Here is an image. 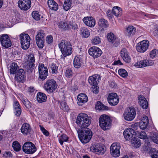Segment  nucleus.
Segmentation results:
<instances>
[{"mask_svg":"<svg viewBox=\"0 0 158 158\" xmlns=\"http://www.w3.org/2000/svg\"><path fill=\"white\" fill-rule=\"evenodd\" d=\"M91 118L84 113L79 114L77 118L76 123L82 130L78 131V138L83 143L89 142L92 136V132L90 129L87 128L91 124Z\"/></svg>","mask_w":158,"mask_h":158,"instance_id":"nucleus-1","label":"nucleus"},{"mask_svg":"<svg viewBox=\"0 0 158 158\" xmlns=\"http://www.w3.org/2000/svg\"><path fill=\"white\" fill-rule=\"evenodd\" d=\"M112 120L110 117L107 115H101L99 118L100 127L104 131L109 130L111 125Z\"/></svg>","mask_w":158,"mask_h":158,"instance_id":"nucleus-2","label":"nucleus"},{"mask_svg":"<svg viewBox=\"0 0 158 158\" xmlns=\"http://www.w3.org/2000/svg\"><path fill=\"white\" fill-rule=\"evenodd\" d=\"M58 46L64 57H65L72 54L73 48L69 42L62 40Z\"/></svg>","mask_w":158,"mask_h":158,"instance_id":"nucleus-3","label":"nucleus"},{"mask_svg":"<svg viewBox=\"0 0 158 158\" xmlns=\"http://www.w3.org/2000/svg\"><path fill=\"white\" fill-rule=\"evenodd\" d=\"M57 86L56 82L54 79H48L44 83V88L48 93L51 94L55 91Z\"/></svg>","mask_w":158,"mask_h":158,"instance_id":"nucleus-4","label":"nucleus"},{"mask_svg":"<svg viewBox=\"0 0 158 158\" xmlns=\"http://www.w3.org/2000/svg\"><path fill=\"white\" fill-rule=\"evenodd\" d=\"M23 151L25 153L32 154L37 150V148L35 144L30 141L25 142L22 146Z\"/></svg>","mask_w":158,"mask_h":158,"instance_id":"nucleus-5","label":"nucleus"},{"mask_svg":"<svg viewBox=\"0 0 158 158\" xmlns=\"http://www.w3.org/2000/svg\"><path fill=\"white\" fill-rule=\"evenodd\" d=\"M21 47L23 49L27 50L30 46V37L27 34L22 33L20 35Z\"/></svg>","mask_w":158,"mask_h":158,"instance_id":"nucleus-6","label":"nucleus"},{"mask_svg":"<svg viewBox=\"0 0 158 158\" xmlns=\"http://www.w3.org/2000/svg\"><path fill=\"white\" fill-rule=\"evenodd\" d=\"M136 110L132 107H130L129 109L125 110L123 113L124 119L127 121H131L134 119L135 116Z\"/></svg>","mask_w":158,"mask_h":158,"instance_id":"nucleus-7","label":"nucleus"},{"mask_svg":"<svg viewBox=\"0 0 158 158\" xmlns=\"http://www.w3.org/2000/svg\"><path fill=\"white\" fill-rule=\"evenodd\" d=\"M45 34L44 31L40 30L36 35L35 39L36 44L40 48H42L44 46Z\"/></svg>","mask_w":158,"mask_h":158,"instance_id":"nucleus-8","label":"nucleus"},{"mask_svg":"<svg viewBox=\"0 0 158 158\" xmlns=\"http://www.w3.org/2000/svg\"><path fill=\"white\" fill-rule=\"evenodd\" d=\"M149 45V41L146 40H143L137 44L136 48L138 52L143 53L147 50Z\"/></svg>","mask_w":158,"mask_h":158,"instance_id":"nucleus-9","label":"nucleus"},{"mask_svg":"<svg viewBox=\"0 0 158 158\" xmlns=\"http://www.w3.org/2000/svg\"><path fill=\"white\" fill-rule=\"evenodd\" d=\"M39 78L42 81L44 80L48 75V69L47 67H45L44 64H39L38 65Z\"/></svg>","mask_w":158,"mask_h":158,"instance_id":"nucleus-10","label":"nucleus"},{"mask_svg":"<svg viewBox=\"0 0 158 158\" xmlns=\"http://www.w3.org/2000/svg\"><path fill=\"white\" fill-rule=\"evenodd\" d=\"M121 146L118 143H113L110 147V152L111 155L114 157H117L120 155V149Z\"/></svg>","mask_w":158,"mask_h":158,"instance_id":"nucleus-11","label":"nucleus"},{"mask_svg":"<svg viewBox=\"0 0 158 158\" xmlns=\"http://www.w3.org/2000/svg\"><path fill=\"white\" fill-rule=\"evenodd\" d=\"M0 42L2 46L7 48L11 47V42L8 35L6 34H3L0 35Z\"/></svg>","mask_w":158,"mask_h":158,"instance_id":"nucleus-12","label":"nucleus"},{"mask_svg":"<svg viewBox=\"0 0 158 158\" xmlns=\"http://www.w3.org/2000/svg\"><path fill=\"white\" fill-rule=\"evenodd\" d=\"M90 150L98 155H102L106 152L105 147L101 144L97 143L92 145L90 147Z\"/></svg>","mask_w":158,"mask_h":158,"instance_id":"nucleus-13","label":"nucleus"},{"mask_svg":"<svg viewBox=\"0 0 158 158\" xmlns=\"http://www.w3.org/2000/svg\"><path fill=\"white\" fill-rule=\"evenodd\" d=\"M26 73L25 70L23 69H18V71L15 74V80L17 82H24L26 80Z\"/></svg>","mask_w":158,"mask_h":158,"instance_id":"nucleus-14","label":"nucleus"},{"mask_svg":"<svg viewBox=\"0 0 158 158\" xmlns=\"http://www.w3.org/2000/svg\"><path fill=\"white\" fill-rule=\"evenodd\" d=\"M107 101L110 106H115L118 104L119 100L118 96L116 93H112L109 94Z\"/></svg>","mask_w":158,"mask_h":158,"instance_id":"nucleus-15","label":"nucleus"},{"mask_svg":"<svg viewBox=\"0 0 158 158\" xmlns=\"http://www.w3.org/2000/svg\"><path fill=\"white\" fill-rule=\"evenodd\" d=\"M136 134V132L134 130L130 128L125 129L123 132L124 138L127 140H131L135 138Z\"/></svg>","mask_w":158,"mask_h":158,"instance_id":"nucleus-16","label":"nucleus"},{"mask_svg":"<svg viewBox=\"0 0 158 158\" xmlns=\"http://www.w3.org/2000/svg\"><path fill=\"white\" fill-rule=\"evenodd\" d=\"M88 53L91 56L95 59L100 57L102 54V52L98 47L93 46L89 49Z\"/></svg>","mask_w":158,"mask_h":158,"instance_id":"nucleus-17","label":"nucleus"},{"mask_svg":"<svg viewBox=\"0 0 158 158\" xmlns=\"http://www.w3.org/2000/svg\"><path fill=\"white\" fill-rule=\"evenodd\" d=\"M18 6L23 10L26 11L31 7V0H19L18 2Z\"/></svg>","mask_w":158,"mask_h":158,"instance_id":"nucleus-18","label":"nucleus"},{"mask_svg":"<svg viewBox=\"0 0 158 158\" xmlns=\"http://www.w3.org/2000/svg\"><path fill=\"white\" fill-rule=\"evenodd\" d=\"M154 63V62L152 60L146 59L137 61L135 63V65L137 68H140L152 66Z\"/></svg>","mask_w":158,"mask_h":158,"instance_id":"nucleus-19","label":"nucleus"},{"mask_svg":"<svg viewBox=\"0 0 158 158\" xmlns=\"http://www.w3.org/2000/svg\"><path fill=\"white\" fill-rule=\"evenodd\" d=\"M107 38L108 41L113 44V45L118 47L120 44V40L112 32H110L107 34Z\"/></svg>","mask_w":158,"mask_h":158,"instance_id":"nucleus-20","label":"nucleus"},{"mask_svg":"<svg viewBox=\"0 0 158 158\" xmlns=\"http://www.w3.org/2000/svg\"><path fill=\"white\" fill-rule=\"evenodd\" d=\"M27 62L26 68L27 72L31 73L34 69V67L35 66V59L34 56L33 55H31L28 57Z\"/></svg>","mask_w":158,"mask_h":158,"instance_id":"nucleus-21","label":"nucleus"},{"mask_svg":"<svg viewBox=\"0 0 158 158\" xmlns=\"http://www.w3.org/2000/svg\"><path fill=\"white\" fill-rule=\"evenodd\" d=\"M20 130L23 135L25 136H27L31 134L32 128L29 123H26L22 124Z\"/></svg>","mask_w":158,"mask_h":158,"instance_id":"nucleus-22","label":"nucleus"},{"mask_svg":"<svg viewBox=\"0 0 158 158\" xmlns=\"http://www.w3.org/2000/svg\"><path fill=\"white\" fill-rule=\"evenodd\" d=\"M101 77L98 74H95L89 77L88 81L89 84L93 86H96L98 85V81L101 80Z\"/></svg>","mask_w":158,"mask_h":158,"instance_id":"nucleus-23","label":"nucleus"},{"mask_svg":"<svg viewBox=\"0 0 158 158\" xmlns=\"http://www.w3.org/2000/svg\"><path fill=\"white\" fill-rule=\"evenodd\" d=\"M138 100L139 104L143 109H146L148 106V103L145 98L143 95L138 96Z\"/></svg>","mask_w":158,"mask_h":158,"instance_id":"nucleus-24","label":"nucleus"},{"mask_svg":"<svg viewBox=\"0 0 158 158\" xmlns=\"http://www.w3.org/2000/svg\"><path fill=\"white\" fill-rule=\"evenodd\" d=\"M83 22L86 25L91 27H94L96 23L95 19L92 17H84Z\"/></svg>","mask_w":158,"mask_h":158,"instance_id":"nucleus-25","label":"nucleus"},{"mask_svg":"<svg viewBox=\"0 0 158 158\" xmlns=\"http://www.w3.org/2000/svg\"><path fill=\"white\" fill-rule=\"evenodd\" d=\"M120 55L126 62L129 63L130 62L131 58L126 48H123L120 51Z\"/></svg>","mask_w":158,"mask_h":158,"instance_id":"nucleus-26","label":"nucleus"},{"mask_svg":"<svg viewBox=\"0 0 158 158\" xmlns=\"http://www.w3.org/2000/svg\"><path fill=\"white\" fill-rule=\"evenodd\" d=\"M136 32V28L132 26H128L127 27L125 30V35L129 37L135 35Z\"/></svg>","mask_w":158,"mask_h":158,"instance_id":"nucleus-27","label":"nucleus"},{"mask_svg":"<svg viewBox=\"0 0 158 158\" xmlns=\"http://www.w3.org/2000/svg\"><path fill=\"white\" fill-rule=\"evenodd\" d=\"M77 104L79 106H82L88 100L87 96L85 94H79L77 96Z\"/></svg>","mask_w":158,"mask_h":158,"instance_id":"nucleus-28","label":"nucleus"},{"mask_svg":"<svg viewBox=\"0 0 158 158\" xmlns=\"http://www.w3.org/2000/svg\"><path fill=\"white\" fill-rule=\"evenodd\" d=\"M58 104L60 108L64 112H68L69 110V106L65 100H58Z\"/></svg>","mask_w":158,"mask_h":158,"instance_id":"nucleus-29","label":"nucleus"},{"mask_svg":"<svg viewBox=\"0 0 158 158\" xmlns=\"http://www.w3.org/2000/svg\"><path fill=\"white\" fill-rule=\"evenodd\" d=\"M36 98L37 101L40 103L46 102L47 99L46 95L44 93L40 92L37 93Z\"/></svg>","mask_w":158,"mask_h":158,"instance_id":"nucleus-30","label":"nucleus"},{"mask_svg":"<svg viewBox=\"0 0 158 158\" xmlns=\"http://www.w3.org/2000/svg\"><path fill=\"white\" fill-rule=\"evenodd\" d=\"M48 4L49 8L52 10L56 11L58 8V4L53 0H48Z\"/></svg>","mask_w":158,"mask_h":158,"instance_id":"nucleus-31","label":"nucleus"},{"mask_svg":"<svg viewBox=\"0 0 158 158\" xmlns=\"http://www.w3.org/2000/svg\"><path fill=\"white\" fill-rule=\"evenodd\" d=\"M60 3L62 4L64 3L63 8L64 10L68 11L71 6L72 0H59Z\"/></svg>","mask_w":158,"mask_h":158,"instance_id":"nucleus-32","label":"nucleus"},{"mask_svg":"<svg viewBox=\"0 0 158 158\" xmlns=\"http://www.w3.org/2000/svg\"><path fill=\"white\" fill-rule=\"evenodd\" d=\"M69 137L65 134L63 133L58 138L59 142L61 145H63L64 142H68Z\"/></svg>","mask_w":158,"mask_h":158,"instance_id":"nucleus-33","label":"nucleus"},{"mask_svg":"<svg viewBox=\"0 0 158 158\" xmlns=\"http://www.w3.org/2000/svg\"><path fill=\"white\" fill-rule=\"evenodd\" d=\"M95 108L96 110H108L109 108L101 102L98 101L95 104Z\"/></svg>","mask_w":158,"mask_h":158,"instance_id":"nucleus-34","label":"nucleus"},{"mask_svg":"<svg viewBox=\"0 0 158 158\" xmlns=\"http://www.w3.org/2000/svg\"><path fill=\"white\" fill-rule=\"evenodd\" d=\"M10 67V73L11 74H15L17 72L18 69H19L17 64L15 62H13L11 64Z\"/></svg>","mask_w":158,"mask_h":158,"instance_id":"nucleus-35","label":"nucleus"},{"mask_svg":"<svg viewBox=\"0 0 158 158\" xmlns=\"http://www.w3.org/2000/svg\"><path fill=\"white\" fill-rule=\"evenodd\" d=\"M80 31V35L83 38H88L90 35L89 31L86 27H82L81 28Z\"/></svg>","mask_w":158,"mask_h":158,"instance_id":"nucleus-36","label":"nucleus"},{"mask_svg":"<svg viewBox=\"0 0 158 158\" xmlns=\"http://www.w3.org/2000/svg\"><path fill=\"white\" fill-rule=\"evenodd\" d=\"M98 25L100 28L103 29L107 27L108 24L107 21L104 19H100L98 22Z\"/></svg>","mask_w":158,"mask_h":158,"instance_id":"nucleus-37","label":"nucleus"},{"mask_svg":"<svg viewBox=\"0 0 158 158\" xmlns=\"http://www.w3.org/2000/svg\"><path fill=\"white\" fill-rule=\"evenodd\" d=\"M150 143L149 142L147 143H145L144 144V149L145 151H150V154L151 156H152L154 153L155 152L157 153V152H156V150L155 148H152L151 147Z\"/></svg>","mask_w":158,"mask_h":158,"instance_id":"nucleus-38","label":"nucleus"},{"mask_svg":"<svg viewBox=\"0 0 158 158\" xmlns=\"http://www.w3.org/2000/svg\"><path fill=\"white\" fill-rule=\"evenodd\" d=\"M81 60L77 56H75L73 60L74 67L76 68H79L81 66Z\"/></svg>","mask_w":158,"mask_h":158,"instance_id":"nucleus-39","label":"nucleus"},{"mask_svg":"<svg viewBox=\"0 0 158 158\" xmlns=\"http://www.w3.org/2000/svg\"><path fill=\"white\" fill-rule=\"evenodd\" d=\"M59 28L64 30H68L70 29V27L69 24H66L65 22L61 21L58 23Z\"/></svg>","mask_w":158,"mask_h":158,"instance_id":"nucleus-40","label":"nucleus"},{"mask_svg":"<svg viewBox=\"0 0 158 158\" xmlns=\"http://www.w3.org/2000/svg\"><path fill=\"white\" fill-rule=\"evenodd\" d=\"M131 141L133 146L136 148L139 147L141 144L140 140L136 138V135L135 136V138L132 139Z\"/></svg>","mask_w":158,"mask_h":158,"instance_id":"nucleus-41","label":"nucleus"},{"mask_svg":"<svg viewBox=\"0 0 158 158\" xmlns=\"http://www.w3.org/2000/svg\"><path fill=\"white\" fill-rule=\"evenodd\" d=\"M12 147L14 151L18 152L21 150V146L17 141H14L12 143Z\"/></svg>","mask_w":158,"mask_h":158,"instance_id":"nucleus-42","label":"nucleus"},{"mask_svg":"<svg viewBox=\"0 0 158 158\" xmlns=\"http://www.w3.org/2000/svg\"><path fill=\"white\" fill-rule=\"evenodd\" d=\"M112 10L113 14L116 17H118L122 11V9L117 6L114 7Z\"/></svg>","mask_w":158,"mask_h":158,"instance_id":"nucleus-43","label":"nucleus"},{"mask_svg":"<svg viewBox=\"0 0 158 158\" xmlns=\"http://www.w3.org/2000/svg\"><path fill=\"white\" fill-rule=\"evenodd\" d=\"M22 102L27 109H29L31 107V104L26 98L22 99Z\"/></svg>","mask_w":158,"mask_h":158,"instance_id":"nucleus-44","label":"nucleus"},{"mask_svg":"<svg viewBox=\"0 0 158 158\" xmlns=\"http://www.w3.org/2000/svg\"><path fill=\"white\" fill-rule=\"evenodd\" d=\"M50 69L52 74H56L58 73V68L56 64L53 63L51 64Z\"/></svg>","mask_w":158,"mask_h":158,"instance_id":"nucleus-45","label":"nucleus"},{"mask_svg":"<svg viewBox=\"0 0 158 158\" xmlns=\"http://www.w3.org/2000/svg\"><path fill=\"white\" fill-rule=\"evenodd\" d=\"M158 55V50L154 48L149 53V56L151 59H153L157 57Z\"/></svg>","mask_w":158,"mask_h":158,"instance_id":"nucleus-46","label":"nucleus"},{"mask_svg":"<svg viewBox=\"0 0 158 158\" xmlns=\"http://www.w3.org/2000/svg\"><path fill=\"white\" fill-rule=\"evenodd\" d=\"M31 15L32 17L36 21H39L40 19L41 15L39 14L38 11H33Z\"/></svg>","mask_w":158,"mask_h":158,"instance_id":"nucleus-47","label":"nucleus"},{"mask_svg":"<svg viewBox=\"0 0 158 158\" xmlns=\"http://www.w3.org/2000/svg\"><path fill=\"white\" fill-rule=\"evenodd\" d=\"M118 72L119 75L123 77H125L128 75V73L127 71L123 69H119Z\"/></svg>","mask_w":158,"mask_h":158,"instance_id":"nucleus-48","label":"nucleus"},{"mask_svg":"<svg viewBox=\"0 0 158 158\" xmlns=\"http://www.w3.org/2000/svg\"><path fill=\"white\" fill-rule=\"evenodd\" d=\"M91 42L94 45H97L101 43V39L99 36H95L92 40Z\"/></svg>","mask_w":158,"mask_h":158,"instance_id":"nucleus-49","label":"nucleus"},{"mask_svg":"<svg viewBox=\"0 0 158 158\" xmlns=\"http://www.w3.org/2000/svg\"><path fill=\"white\" fill-rule=\"evenodd\" d=\"M40 130L41 131L43 134L46 136H48L49 135V132L45 129V128L42 126L40 125L39 126Z\"/></svg>","mask_w":158,"mask_h":158,"instance_id":"nucleus-50","label":"nucleus"},{"mask_svg":"<svg viewBox=\"0 0 158 158\" xmlns=\"http://www.w3.org/2000/svg\"><path fill=\"white\" fill-rule=\"evenodd\" d=\"M138 135L139 138L143 139H146L147 137L146 133L144 131H141L138 133Z\"/></svg>","mask_w":158,"mask_h":158,"instance_id":"nucleus-51","label":"nucleus"},{"mask_svg":"<svg viewBox=\"0 0 158 158\" xmlns=\"http://www.w3.org/2000/svg\"><path fill=\"white\" fill-rule=\"evenodd\" d=\"M13 107L14 110L15 109H19V108H21L19 102L16 99L14 101Z\"/></svg>","mask_w":158,"mask_h":158,"instance_id":"nucleus-52","label":"nucleus"},{"mask_svg":"<svg viewBox=\"0 0 158 158\" xmlns=\"http://www.w3.org/2000/svg\"><path fill=\"white\" fill-rule=\"evenodd\" d=\"M151 139L154 143L158 144V135L153 134L152 136H151Z\"/></svg>","mask_w":158,"mask_h":158,"instance_id":"nucleus-53","label":"nucleus"},{"mask_svg":"<svg viewBox=\"0 0 158 158\" xmlns=\"http://www.w3.org/2000/svg\"><path fill=\"white\" fill-rule=\"evenodd\" d=\"M65 75L68 77H70L73 74V72L71 69H67L65 73Z\"/></svg>","mask_w":158,"mask_h":158,"instance_id":"nucleus-54","label":"nucleus"},{"mask_svg":"<svg viewBox=\"0 0 158 158\" xmlns=\"http://www.w3.org/2000/svg\"><path fill=\"white\" fill-rule=\"evenodd\" d=\"M148 125V123L147 122H140L139 126L140 128L143 130L145 129L147 127Z\"/></svg>","mask_w":158,"mask_h":158,"instance_id":"nucleus-55","label":"nucleus"},{"mask_svg":"<svg viewBox=\"0 0 158 158\" xmlns=\"http://www.w3.org/2000/svg\"><path fill=\"white\" fill-rule=\"evenodd\" d=\"M53 38L52 36L50 35L46 37V42L48 44H51L53 41Z\"/></svg>","mask_w":158,"mask_h":158,"instance_id":"nucleus-56","label":"nucleus"},{"mask_svg":"<svg viewBox=\"0 0 158 158\" xmlns=\"http://www.w3.org/2000/svg\"><path fill=\"white\" fill-rule=\"evenodd\" d=\"M69 25L72 27V29L74 30L75 31L77 30L78 29V25L76 23H70Z\"/></svg>","mask_w":158,"mask_h":158,"instance_id":"nucleus-57","label":"nucleus"},{"mask_svg":"<svg viewBox=\"0 0 158 158\" xmlns=\"http://www.w3.org/2000/svg\"><path fill=\"white\" fill-rule=\"evenodd\" d=\"M15 110L14 113L18 117H19L21 115L22 112L21 108L19 109H15L14 110Z\"/></svg>","mask_w":158,"mask_h":158,"instance_id":"nucleus-58","label":"nucleus"},{"mask_svg":"<svg viewBox=\"0 0 158 158\" xmlns=\"http://www.w3.org/2000/svg\"><path fill=\"white\" fill-rule=\"evenodd\" d=\"M123 65V63L120 60H115L112 64V65Z\"/></svg>","mask_w":158,"mask_h":158,"instance_id":"nucleus-59","label":"nucleus"},{"mask_svg":"<svg viewBox=\"0 0 158 158\" xmlns=\"http://www.w3.org/2000/svg\"><path fill=\"white\" fill-rule=\"evenodd\" d=\"M107 15L108 17L110 19H112L113 17V13L112 11H111L110 10H108L106 12Z\"/></svg>","mask_w":158,"mask_h":158,"instance_id":"nucleus-60","label":"nucleus"},{"mask_svg":"<svg viewBox=\"0 0 158 158\" xmlns=\"http://www.w3.org/2000/svg\"><path fill=\"white\" fill-rule=\"evenodd\" d=\"M147 122L148 124L149 123V120L147 116L146 115L144 116L143 117V118L141 121V122Z\"/></svg>","mask_w":158,"mask_h":158,"instance_id":"nucleus-61","label":"nucleus"},{"mask_svg":"<svg viewBox=\"0 0 158 158\" xmlns=\"http://www.w3.org/2000/svg\"><path fill=\"white\" fill-rule=\"evenodd\" d=\"M95 87L93 89V93L94 94H98V87L97 85L96 86H94Z\"/></svg>","mask_w":158,"mask_h":158,"instance_id":"nucleus-62","label":"nucleus"},{"mask_svg":"<svg viewBox=\"0 0 158 158\" xmlns=\"http://www.w3.org/2000/svg\"><path fill=\"white\" fill-rule=\"evenodd\" d=\"M35 90L34 88L33 87H30L28 89V91L30 93H32L34 92Z\"/></svg>","mask_w":158,"mask_h":158,"instance_id":"nucleus-63","label":"nucleus"},{"mask_svg":"<svg viewBox=\"0 0 158 158\" xmlns=\"http://www.w3.org/2000/svg\"><path fill=\"white\" fill-rule=\"evenodd\" d=\"M157 152L154 153L151 156L152 158H158V155H157Z\"/></svg>","mask_w":158,"mask_h":158,"instance_id":"nucleus-64","label":"nucleus"}]
</instances>
